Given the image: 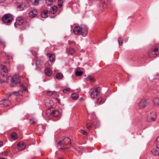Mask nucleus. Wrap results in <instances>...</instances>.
<instances>
[{"label":"nucleus","instance_id":"f257e3e1","mask_svg":"<svg viewBox=\"0 0 159 159\" xmlns=\"http://www.w3.org/2000/svg\"><path fill=\"white\" fill-rule=\"evenodd\" d=\"M73 32L75 34H80L82 35L85 36L88 33L86 26L84 25H82L80 26H75L73 29Z\"/></svg>","mask_w":159,"mask_h":159},{"label":"nucleus","instance_id":"f03ea898","mask_svg":"<svg viewBox=\"0 0 159 159\" xmlns=\"http://www.w3.org/2000/svg\"><path fill=\"white\" fill-rule=\"evenodd\" d=\"M91 117V119L89 118V120L90 121L88 122L86 124V128L89 130H90L91 128L94 125H97L98 121L96 119L95 116L93 115H90Z\"/></svg>","mask_w":159,"mask_h":159},{"label":"nucleus","instance_id":"7ed1b4c3","mask_svg":"<svg viewBox=\"0 0 159 159\" xmlns=\"http://www.w3.org/2000/svg\"><path fill=\"white\" fill-rule=\"evenodd\" d=\"M70 140L68 138H65L63 139L62 140H61L58 143V148L60 149H66L69 148L68 147H66L63 146L62 147L61 146L63 144H66L70 143Z\"/></svg>","mask_w":159,"mask_h":159},{"label":"nucleus","instance_id":"20e7f679","mask_svg":"<svg viewBox=\"0 0 159 159\" xmlns=\"http://www.w3.org/2000/svg\"><path fill=\"white\" fill-rule=\"evenodd\" d=\"M3 21L7 25H9L13 20L12 15L10 14H7L4 15L2 17Z\"/></svg>","mask_w":159,"mask_h":159},{"label":"nucleus","instance_id":"39448f33","mask_svg":"<svg viewBox=\"0 0 159 159\" xmlns=\"http://www.w3.org/2000/svg\"><path fill=\"white\" fill-rule=\"evenodd\" d=\"M100 90L101 88L99 87H97L93 89L90 93L91 98L93 99H95L100 93Z\"/></svg>","mask_w":159,"mask_h":159},{"label":"nucleus","instance_id":"423d86ee","mask_svg":"<svg viewBox=\"0 0 159 159\" xmlns=\"http://www.w3.org/2000/svg\"><path fill=\"white\" fill-rule=\"evenodd\" d=\"M20 83L19 77L17 75H16L11 77L10 85L11 87H14L16 84H20Z\"/></svg>","mask_w":159,"mask_h":159},{"label":"nucleus","instance_id":"0eeeda50","mask_svg":"<svg viewBox=\"0 0 159 159\" xmlns=\"http://www.w3.org/2000/svg\"><path fill=\"white\" fill-rule=\"evenodd\" d=\"M158 48H152L149 52V56L150 58L155 57L159 55V53H158Z\"/></svg>","mask_w":159,"mask_h":159},{"label":"nucleus","instance_id":"6e6552de","mask_svg":"<svg viewBox=\"0 0 159 159\" xmlns=\"http://www.w3.org/2000/svg\"><path fill=\"white\" fill-rule=\"evenodd\" d=\"M157 118L156 113L154 111L150 112L148 114L147 117V121L152 122L154 121Z\"/></svg>","mask_w":159,"mask_h":159},{"label":"nucleus","instance_id":"1a4fd4ad","mask_svg":"<svg viewBox=\"0 0 159 159\" xmlns=\"http://www.w3.org/2000/svg\"><path fill=\"white\" fill-rule=\"evenodd\" d=\"M149 103L148 99H143L141 100L139 103V106L140 109H143Z\"/></svg>","mask_w":159,"mask_h":159},{"label":"nucleus","instance_id":"9d476101","mask_svg":"<svg viewBox=\"0 0 159 159\" xmlns=\"http://www.w3.org/2000/svg\"><path fill=\"white\" fill-rule=\"evenodd\" d=\"M1 76L2 77H6L7 75L8 70L4 66L1 67L0 70Z\"/></svg>","mask_w":159,"mask_h":159},{"label":"nucleus","instance_id":"9b49d317","mask_svg":"<svg viewBox=\"0 0 159 159\" xmlns=\"http://www.w3.org/2000/svg\"><path fill=\"white\" fill-rule=\"evenodd\" d=\"M24 22L23 18L22 17H18L16 18V22L14 23L15 27H17L16 25H22Z\"/></svg>","mask_w":159,"mask_h":159},{"label":"nucleus","instance_id":"f8f14e48","mask_svg":"<svg viewBox=\"0 0 159 159\" xmlns=\"http://www.w3.org/2000/svg\"><path fill=\"white\" fill-rule=\"evenodd\" d=\"M10 102L8 100L3 99L0 101V106L2 107H6L10 104Z\"/></svg>","mask_w":159,"mask_h":159},{"label":"nucleus","instance_id":"ddd939ff","mask_svg":"<svg viewBox=\"0 0 159 159\" xmlns=\"http://www.w3.org/2000/svg\"><path fill=\"white\" fill-rule=\"evenodd\" d=\"M26 146V145L25 142H20L18 143L17 148L18 150L21 151L25 149Z\"/></svg>","mask_w":159,"mask_h":159},{"label":"nucleus","instance_id":"4468645a","mask_svg":"<svg viewBox=\"0 0 159 159\" xmlns=\"http://www.w3.org/2000/svg\"><path fill=\"white\" fill-rule=\"evenodd\" d=\"M37 13V11L36 10L33 9L30 11L28 14L29 16L31 18H34L36 16Z\"/></svg>","mask_w":159,"mask_h":159},{"label":"nucleus","instance_id":"2eb2a0df","mask_svg":"<svg viewBox=\"0 0 159 159\" xmlns=\"http://www.w3.org/2000/svg\"><path fill=\"white\" fill-rule=\"evenodd\" d=\"M26 5L25 3L22 2L17 6V8L19 11H22L26 8Z\"/></svg>","mask_w":159,"mask_h":159},{"label":"nucleus","instance_id":"dca6fc26","mask_svg":"<svg viewBox=\"0 0 159 159\" xmlns=\"http://www.w3.org/2000/svg\"><path fill=\"white\" fill-rule=\"evenodd\" d=\"M151 152L154 156H157L159 155V148L156 147V148H153Z\"/></svg>","mask_w":159,"mask_h":159},{"label":"nucleus","instance_id":"f3484780","mask_svg":"<svg viewBox=\"0 0 159 159\" xmlns=\"http://www.w3.org/2000/svg\"><path fill=\"white\" fill-rule=\"evenodd\" d=\"M44 73L46 75L48 76H51L52 74V71L51 69L49 68H48L45 69L44 70Z\"/></svg>","mask_w":159,"mask_h":159},{"label":"nucleus","instance_id":"a211bd4d","mask_svg":"<svg viewBox=\"0 0 159 159\" xmlns=\"http://www.w3.org/2000/svg\"><path fill=\"white\" fill-rule=\"evenodd\" d=\"M48 11L47 10H44L41 13V16L42 17L44 18H47L48 17Z\"/></svg>","mask_w":159,"mask_h":159},{"label":"nucleus","instance_id":"6ab92c4d","mask_svg":"<svg viewBox=\"0 0 159 159\" xmlns=\"http://www.w3.org/2000/svg\"><path fill=\"white\" fill-rule=\"evenodd\" d=\"M57 10V7L54 6L51 8L50 11L52 14H54L56 12Z\"/></svg>","mask_w":159,"mask_h":159},{"label":"nucleus","instance_id":"aec40b11","mask_svg":"<svg viewBox=\"0 0 159 159\" xmlns=\"http://www.w3.org/2000/svg\"><path fill=\"white\" fill-rule=\"evenodd\" d=\"M86 79L88 81H89L91 82H94L95 81V79L94 77L91 75H89L86 78Z\"/></svg>","mask_w":159,"mask_h":159},{"label":"nucleus","instance_id":"412c9836","mask_svg":"<svg viewBox=\"0 0 159 159\" xmlns=\"http://www.w3.org/2000/svg\"><path fill=\"white\" fill-rule=\"evenodd\" d=\"M79 95L77 93H74L72 94V98L74 100H77L79 98Z\"/></svg>","mask_w":159,"mask_h":159},{"label":"nucleus","instance_id":"4be33fe9","mask_svg":"<svg viewBox=\"0 0 159 159\" xmlns=\"http://www.w3.org/2000/svg\"><path fill=\"white\" fill-rule=\"evenodd\" d=\"M67 53L69 54L72 55L75 53V50L74 48H70L67 51Z\"/></svg>","mask_w":159,"mask_h":159},{"label":"nucleus","instance_id":"5701e85b","mask_svg":"<svg viewBox=\"0 0 159 159\" xmlns=\"http://www.w3.org/2000/svg\"><path fill=\"white\" fill-rule=\"evenodd\" d=\"M11 139L13 140H16L17 138V134L16 132H13L11 135Z\"/></svg>","mask_w":159,"mask_h":159},{"label":"nucleus","instance_id":"b1692460","mask_svg":"<svg viewBox=\"0 0 159 159\" xmlns=\"http://www.w3.org/2000/svg\"><path fill=\"white\" fill-rule=\"evenodd\" d=\"M63 77V74L61 73H58L56 75V78L58 80H61Z\"/></svg>","mask_w":159,"mask_h":159},{"label":"nucleus","instance_id":"393cba45","mask_svg":"<svg viewBox=\"0 0 159 159\" xmlns=\"http://www.w3.org/2000/svg\"><path fill=\"white\" fill-rule=\"evenodd\" d=\"M59 112L58 111H52L51 112V114L53 115L55 117H57L59 115Z\"/></svg>","mask_w":159,"mask_h":159},{"label":"nucleus","instance_id":"a878e982","mask_svg":"<svg viewBox=\"0 0 159 159\" xmlns=\"http://www.w3.org/2000/svg\"><path fill=\"white\" fill-rule=\"evenodd\" d=\"M153 103L155 106L159 105V98H156L153 99Z\"/></svg>","mask_w":159,"mask_h":159},{"label":"nucleus","instance_id":"bb28decb","mask_svg":"<svg viewBox=\"0 0 159 159\" xmlns=\"http://www.w3.org/2000/svg\"><path fill=\"white\" fill-rule=\"evenodd\" d=\"M104 102L102 101V99L101 97H99L96 100V103H98V104H100L101 103H102Z\"/></svg>","mask_w":159,"mask_h":159},{"label":"nucleus","instance_id":"cd10ccee","mask_svg":"<svg viewBox=\"0 0 159 159\" xmlns=\"http://www.w3.org/2000/svg\"><path fill=\"white\" fill-rule=\"evenodd\" d=\"M49 60L51 62H53L55 60V56L54 54L50 55L49 56Z\"/></svg>","mask_w":159,"mask_h":159},{"label":"nucleus","instance_id":"c85d7f7f","mask_svg":"<svg viewBox=\"0 0 159 159\" xmlns=\"http://www.w3.org/2000/svg\"><path fill=\"white\" fill-rule=\"evenodd\" d=\"M53 2V0H46V3L47 6L51 5Z\"/></svg>","mask_w":159,"mask_h":159},{"label":"nucleus","instance_id":"c756f323","mask_svg":"<svg viewBox=\"0 0 159 159\" xmlns=\"http://www.w3.org/2000/svg\"><path fill=\"white\" fill-rule=\"evenodd\" d=\"M53 2V0H46V3L47 6L51 5Z\"/></svg>","mask_w":159,"mask_h":159},{"label":"nucleus","instance_id":"7c9ffc66","mask_svg":"<svg viewBox=\"0 0 159 159\" xmlns=\"http://www.w3.org/2000/svg\"><path fill=\"white\" fill-rule=\"evenodd\" d=\"M63 0H58V6L61 8L63 5Z\"/></svg>","mask_w":159,"mask_h":159},{"label":"nucleus","instance_id":"2f4dec72","mask_svg":"<svg viewBox=\"0 0 159 159\" xmlns=\"http://www.w3.org/2000/svg\"><path fill=\"white\" fill-rule=\"evenodd\" d=\"M123 39L122 38L119 37L118 38V41L119 45H121L123 42Z\"/></svg>","mask_w":159,"mask_h":159},{"label":"nucleus","instance_id":"473e14b6","mask_svg":"<svg viewBox=\"0 0 159 159\" xmlns=\"http://www.w3.org/2000/svg\"><path fill=\"white\" fill-rule=\"evenodd\" d=\"M16 93H17L16 95H18L19 93L18 91H15L14 92L12 93H8L7 95V96L8 98L10 97L12 94H15Z\"/></svg>","mask_w":159,"mask_h":159},{"label":"nucleus","instance_id":"72a5a7b5","mask_svg":"<svg viewBox=\"0 0 159 159\" xmlns=\"http://www.w3.org/2000/svg\"><path fill=\"white\" fill-rule=\"evenodd\" d=\"M83 72L82 71H76L75 74V75L77 76H80L82 75Z\"/></svg>","mask_w":159,"mask_h":159},{"label":"nucleus","instance_id":"f704fd0d","mask_svg":"<svg viewBox=\"0 0 159 159\" xmlns=\"http://www.w3.org/2000/svg\"><path fill=\"white\" fill-rule=\"evenodd\" d=\"M80 133H82L83 134L87 135H88V133L87 132L85 131L84 130L81 129L80 131Z\"/></svg>","mask_w":159,"mask_h":159},{"label":"nucleus","instance_id":"c9c22d12","mask_svg":"<svg viewBox=\"0 0 159 159\" xmlns=\"http://www.w3.org/2000/svg\"><path fill=\"white\" fill-rule=\"evenodd\" d=\"M56 93V92L54 91H48L47 92V94H48L50 95H52L53 94H54L55 93Z\"/></svg>","mask_w":159,"mask_h":159},{"label":"nucleus","instance_id":"e433bc0d","mask_svg":"<svg viewBox=\"0 0 159 159\" xmlns=\"http://www.w3.org/2000/svg\"><path fill=\"white\" fill-rule=\"evenodd\" d=\"M70 90V88H67L64 90H63L62 91L64 93H66L67 92L69 91Z\"/></svg>","mask_w":159,"mask_h":159},{"label":"nucleus","instance_id":"4c0bfd02","mask_svg":"<svg viewBox=\"0 0 159 159\" xmlns=\"http://www.w3.org/2000/svg\"><path fill=\"white\" fill-rule=\"evenodd\" d=\"M30 122L32 124H34L35 123L36 121H34L33 119H30Z\"/></svg>","mask_w":159,"mask_h":159},{"label":"nucleus","instance_id":"58836bf2","mask_svg":"<svg viewBox=\"0 0 159 159\" xmlns=\"http://www.w3.org/2000/svg\"><path fill=\"white\" fill-rule=\"evenodd\" d=\"M8 59L10 60V61H12V57L11 55H8L7 56Z\"/></svg>","mask_w":159,"mask_h":159},{"label":"nucleus","instance_id":"ea45409f","mask_svg":"<svg viewBox=\"0 0 159 159\" xmlns=\"http://www.w3.org/2000/svg\"><path fill=\"white\" fill-rule=\"evenodd\" d=\"M39 2V1L38 0H34V4L35 5H37Z\"/></svg>","mask_w":159,"mask_h":159},{"label":"nucleus","instance_id":"a19ab883","mask_svg":"<svg viewBox=\"0 0 159 159\" xmlns=\"http://www.w3.org/2000/svg\"><path fill=\"white\" fill-rule=\"evenodd\" d=\"M20 86L22 87V88L24 90L26 91L27 90V89L26 87L24 86L23 84H21Z\"/></svg>","mask_w":159,"mask_h":159},{"label":"nucleus","instance_id":"79ce46f5","mask_svg":"<svg viewBox=\"0 0 159 159\" xmlns=\"http://www.w3.org/2000/svg\"><path fill=\"white\" fill-rule=\"evenodd\" d=\"M0 80L1 82L3 83H5L6 82V81L4 79H2V78H0Z\"/></svg>","mask_w":159,"mask_h":159},{"label":"nucleus","instance_id":"37998d69","mask_svg":"<svg viewBox=\"0 0 159 159\" xmlns=\"http://www.w3.org/2000/svg\"><path fill=\"white\" fill-rule=\"evenodd\" d=\"M69 43L70 44H75V42L74 41H69Z\"/></svg>","mask_w":159,"mask_h":159},{"label":"nucleus","instance_id":"c03bdc74","mask_svg":"<svg viewBox=\"0 0 159 159\" xmlns=\"http://www.w3.org/2000/svg\"><path fill=\"white\" fill-rule=\"evenodd\" d=\"M103 8H105L106 6V4L104 2H103Z\"/></svg>","mask_w":159,"mask_h":159},{"label":"nucleus","instance_id":"a18cd8bd","mask_svg":"<svg viewBox=\"0 0 159 159\" xmlns=\"http://www.w3.org/2000/svg\"><path fill=\"white\" fill-rule=\"evenodd\" d=\"M6 0H0V3L4 2Z\"/></svg>","mask_w":159,"mask_h":159},{"label":"nucleus","instance_id":"49530a36","mask_svg":"<svg viewBox=\"0 0 159 159\" xmlns=\"http://www.w3.org/2000/svg\"><path fill=\"white\" fill-rule=\"evenodd\" d=\"M43 127V126L41 125H39L38 126V128H39V127Z\"/></svg>","mask_w":159,"mask_h":159},{"label":"nucleus","instance_id":"de8ad7c7","mask_svg":"<svg viewBox=\"0 0 159 159\" xmlns=\"http://www.w3.org/2000/svg\"><path fill=\"white\" fill-rule=\"evenodd\" d=\"M3 143L2 142L0 141V147L2 145Z\"/></svg>","mask_w":159,"mask_h":159},{"label":"nucleus","instance_id":"09e8293b","mask_svg":"<svg viewBox=\"0 0 159 159\" xmlns=\"http://www.w3.org/2000/svg\"><path fill=\"white\" fill-rule=\"evenodd\" d=\"M38 61H36V65H37L38 64Z\"/></svg>","mask_w":159,"mask_h":159},{"label":"nucleus","instance_id":"8fccbe9b","mask_svg":"<svg viewBox=\"0 0 159 159\" xmlns=\"http://www.w3.org/2000/svg\"><path fill=\"white\" fill-rule=\"evenodd\" d=\"M4 154H4V153H6V155H7V152H4Z\"/></svg>","mask_w":159,"mask_h":159},{"label":"nucleus","instance_id":"3c124183","mask_svg":"<svg viewBox=\"0 0 159 159\" xmlns=\"http://www.w3.org/2000/svg\"><path fill=\"white\" fill-rule=\"evenodd\" d=\"M58 159H63L61 157H59Z\"/></svg>","mask_w":159,"mask_h":159},{"label":"nucleus","instance_id":"603ef678","mask_svg":"<svg viewBox=\"0 0 159 159\" xmlns=\"http://www.w3.org/2000/svg\"><path fill=\"white\" fill-rule=\"evenodd\" d=\"M28 2L30 1L31 0H26Z\"/></svg>","mask_w":159,"mask_h":159},{"label":"nucleus","instance_id":"864d4df0","mask_svg":"<svg viewBox=\"0 0 159 159\" xmlns=\"http://www.w3.org/2000/svg\"><path fill=\"white\" fill-rule=\"evenodd\" d=\"M0 159H5V158H4L2 157V158H0Z\"/></svg>","mask_w":159,"mask_h":159},{"label":"nucleus","instance_id":"5fc2aeb1","mask_svg":"<svg viewBox=\"0 0 159 159\" xmlns=\"http://www.w3.org/2000/svg\"><path fill=\"white\" fill-rule=\"evenodd\" d=\"M4 154H5L4 155H6V153H4Z\"/></svg>","mask_w":159,"mask_h":159}]
</instances>
